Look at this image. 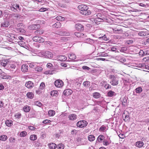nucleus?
<instances>
[{
	"instance_id": "nucleus-54",
	"label": "nucleus",
	"mask_w": 149,
	"mask_h": 149,
	"mask_svg": "<svg viewBox=\"0 0 149 149\" xmlns=\"http://www.w3.org/2000/svg\"><path fill=\"white\" fill-rule=\"evenodd\" d=\"M15 139L14 138L10 137L9 139V141L10 143H14L15 141Z\"/></svg>"
},
{
	"instance_id": "nucleus-64",
	"label": "nucleus",
	"mask_w": 149,
	"mask_h": 149,
	"mask_svg": "<svg viewBox=\"0 0 149 149\" xmlns=\"http://www.w3.org/2000/svg\"><path fill=\"white\" fill-rule=\"evenodd\" d=\"M28 128L31 130H33L35 129L36 128L33 126H30L28 127Z\"/></svg>"
},
{
	"instance_id": "nucleus-23",
	"label": "nucleus",
	"mask_w": 149,
	"mask_h": 149,
	"mask_svg": "<svg viewBox=\"0 0 149 149\" xmlns=\"http://www.w3.org/2000/svg\"><path fill=\"white\" fill-rule=\"evenodd\" d=\"M37 137L36 135L34 134L31 135L30 137V139L32 141H34L36 140Z\"/></svg>"
},
{
	"instance_id": "nucleus-14",
	"label": "nucleus",
	"mask_w": 149,
	"mask_h": 149,
	"mask_svg": "<svg viewBox=\"0 0 149 149\" xmlns=\"http://www.w3.org/2000/svg\"><path fill=\"white\" fill-rule=\"evenodd\" d=\"M28 67L26 64L22 65L21 67V70L24 72H27L28 71Z\"/></svg>"
},
{
	"instance_id": "nucleus-52",
	"label": "nucleus",
	"mask_w": 149,
	"mask_h": 149,
	"mask_svg": "<svg viewBox=\"0 0 149 149\" xmlns=\"http://www.w3.org/2000/svg\"><path fill=\"white\" fill-rule=\"evenodd\" d=\"M104 87L106 89L110 88H111V85L109 84H107V83L105 85Z\"/></svg>"
},
{
	"instance_id": "nucleus-25",
	"label": "nucleus",
	"mask_w": 149,
	"mask_h": 149,
	"mask_svg": "<svg viewBox=\"0 0 149 149\" xmlns=\"http://www.w3.org/2000/svg\"><path fill=\"white\" fill-rule=\"evenodd\" d=\"M68 57L70 59L74 60L76 58V56L73 53L70 54L68 55Z\"/></svg>"
},
{
	"instance_id": "nucleus-40",
	"label": "nucleus",
	"mask_w": 149,
	"mask_h": 149,
	"mask_svg": "<svg viewBox=\"0 0 149 149\" xmlns=\"http://www.w3.org/2000/svg\"><path fill=\"white\" fill-rule=\"evenodd\" d=\"M104 138V136L103 135H100L97 138L98 141L100 142L102 141Z\"/></svg>"
},
{
	"instance_id": "nucleus-63",
	"label": "nucleus",
	"mask_w": 149,
	"mask_h": 149,
	"mask_svg": "<svg viewBox=\"0 0 149 149\" xmlns=\"http://www.w3.org/2000/svg\"><path fill=\"white\" fill-rule=\"evenodd\" d=\"M87 40V41H88L90 44L94 42V40L91 39H88Z\"/></svg>"
},
{
	"instance_id": "nucleus-35",
	"label": "nucleus",
	"mask_w": 149,
	"mask_h": 149,
	"mask_svg": "<svg viewBox=\"0 0 149 149\" xmlns=\"http://www.w3.org/2000/svg\"><path fill=\"white\" fill-rule=\"evenodd\" d=\"M87 141L86 139L83 138L81 142L80 145H86L87 143Z\"/></svg>"
},
{
	"instance_id": "nucleus-45",
	"label": "nucleus",
	"mask_w": 149,
	"mask_h": 149,
	"mask_svg": "<svg viewBox=\"0 0 149 149\" xmlns=\"http://www.w3.org/2000/svg\"><path fill=\"white\" fill-rule=\"evenodd\" d=\"M35 70L37 72H41L43 68L41 67L38 66L35 68Z\"/></svg>"
},
{
	"instance_id": "nucleus-13",
	"label": "nucleus",
	"mask_w": 149,
	"mask_h": 149,
	"mask_svg": "<svg viewBox=\"0 0 149 149\" xmlns=\"http://www.w3.org/2000/svg\"><path fill=\"white\" fill-rule=\"evenodd\" d=\"M53 57V55L51 52L49 51H45V57L49 58H52Z\"/></svg>"
},
{
	"instance_id": "nucleus-3",
	"label": "nucleus",
	"mask_w": 149,
	"mask_h": 149,
	"mask_svg": "<svg viewBox=\"0 0 149 149\" xmlns=\"http://www.w3.org/2000/svg\"><path fill=\"white\" fill-rule=\"evenodd\" d=\"M110 79V84L112 86H117L118 84V79L113 75H110L109 76Z\"/></svg>"
},
{
	"instance_id": "nucleus-18",
	"label": "nucleus",
	"mask_w": 149,
	"mask_h": 149,
	"mask_svg": "<svg viewBox=\"0 0 149 149\" xmlns=\"http://www.w3.org/2000/svg\"><path fill=\"white\" fill-rule=\"evenodd\" d=\"M75 35L78 38H83L86 36L84 34L81 32H76L75 33Z\"/></svg>"
},
{
	"instance_id": "nucleus-44",
	"label": "nucleus",
	"mask_w": 149,
	"mask_h": 149,
	"mask_svg": "<svg viewBox=\"0 0 149 149\" xmlns=\"http://www.w3.org/2000/svg\"><path fill=\"white\" fill-rule=\"evenodd\" d=\"M16 68V66L14 64H12L10 65V68L8 69H10V70H12L13 71L14 70V69H15Z\"/></svg>"
},
{
	"instance_id": "nucleus-48",
	"label": "nucleus",
	"mask_w": 149,
	"mask_h": 149,
	"mask_svg": "<svg viewBox=\"0 0 149 149\" xmlns=\"http://www.w3.org/2000/svg\"><path fill=\"white\" fill-rule=\"evenodd\" d=\"M58 149H63L64 148V146L63 144L61 143L58 145Z\"/></svg>"
},
{
	"instance_id": "nucleus-51",
	"label": "nucleus",
	"mask_w": 149,
	"mask_h": 149,
	"mask_svg": "<svg viewBox=\"0 0 149 149\" xmlns=\"http://www.w3.org/2000/svg\"><path fill=\"white\" fill-rule=\"evenodd\" d=\"M106 129V127L103 125L99 129L100 131L104 132Z\"/></svg>"
},
{
	"instance_id": "nucleus-6",
	"label": "nucleus",
	"mask_w": 149,
	"mask_h": 149,
	"mask_svg": "<svg viewBox=\"0 0 149 149\" xmlns=\"http://www.w3.org/2000/svg\"><path fill=\"white\" fill-rule=\"evenodd\" d=\"M11 10L15 12H16L18 10L20 11L21 10V8L19 7L18 4H12L11 6L10 7Z\"/></svg>"
},
{
	"instance_id": "nucleus-31",
	"label": "nucleus",
	"mask_w": 149,
	"mask_h": 149,
	"mask_svg": "<svg viewBox=\"0 0 149 149\" xmlns=\"http://www.w3.org/2000/svg\"><path fill=\"white\" fill-rule=\"evenodd\" d=\"M34 95V94L32 92H28L26 94L27 97L31 99H32Z\"/></svg>"
},
{
	"instance_id": "nucleus-26",
	"label": "nucleus",
	"mask_w": 149,
	"mask_h": 149,
	"mask_svg": "<svg viewBox=\"0 0 149 149\" xmlns=\"http://www.w3.org/2000/svg\"><path fill=\"white\" fill-rule=\"evenodd\" d=\"M50 94L52 96L56 97L58 95V93L57 91L54 90L51 92Z\"/></svg>"
},
{
	"instance_id": "nucleus-58",
	"label": "nucleus",
	"mask_w": 149,
	"mask_h": 149,
	"mask_svg": "<svg viewBox=\"0 0 149 149\" xmlns=\"http://www.w3.org/2000/svg\"><path fill=\"white\" fill-rule=\"evenodd\" d=\"M19 44L22 47H24V45L25 44V43L23 42V41H19Z\"/></svg>"
},
{
	"instance_id": "nucleus-15",
	"label": "nucleus",
	"mask_w": 149,
	"mask_h": 149,
	"mask_svg": "<svg viewBox=\"0 0 149 149\" xmlns=\"http://www.w3.org/2000/svg\"><path fill=\"white\" fill-rule=\"evenodd\" d=\"M57 60L60 61H65L67 59V57L64 55H61L57 57Z\"/></svg>"
},
{
	"instance_id": "nucleus-61",
	"label": "nucleus",
	"mask_w": 149,
	"mask_h": 149,
	"mask_svg": "<svg viewBox=\"0 0 149 149\" xmlns=\"http://www.w3.org/2000/svg\"><path fill=\"white\" fill-rule=\"evenodd\" d=\"M137 4H138L139 6L143 7H146V5L145 4H144L143 3H137Z\"/></svg>"
},
{
	"instance_id": "nucleus-53",
	"label": "nucleus",
	"mask_w": 149,
	"mask_h": 149,
	"mask_svg": "<svg viewBox=\"0 0 149 149\" xmlns=\"http://www.w3.org/2000/svg\"><path fill=\"white\" fill-rule=\"evenodd\" d=\"M13 15L14 17L17 19H19L20 17V16L17 13L15 14H14Z\"/></svg>"
},
{
	"instance_id": "nucleus-5",
	"label": "nucleus",
	"mask_w": 149,
	"mask_h": 149,
	"mask_svg": "<svg viewBox=\"0 0 149 149\" xmlns=\"http://www.w3.org/2000/svg\"><path fill=\"white\" fill-rule=\"evenodd\" d=\"M17 29L18 33H24L25 32V30L23 29L24 26L22 23L18 24L17 25Z\"/></svg>"
},
{
	"instance_id": "nucleus-4",
	"label": "nucleus",
	"mask_w": 149,
	"mask_h": 149,
	"mask_svg": "<svg viewBox=\"0 0 149 149\" xmlns=\"http://www.w3.org/2000/svg\"><path fill=\"white\" fill-rule=\"evenodd\" d=\"M88 123L85 120H82L78 121L77 124V126L80 128H83L86 126Z\"/></svg>"
},
{
	"instance_id": "nucleus-12",
	"label": "nucleus",
	"mask_w": 149,
	"mask_h": 149,
	"mask_svg": "<svg viewBox=\"0 0 149 149\" xmlns=\"http://www.w3.org/2000/svg\"><path fill=\"white\" fill-rule=\"evenodd\" d=\"M34 84L31 81L27 82L25 84V86L29 88H31L33 87Z\"/></svg>"
},
{
	"instance_id": "nucleus-8",
	"label": "nucleus",
	"mask_w": 149,
	"mask_h": 149,
	"mask_svg": "<svg viewBox=\"0 0 149 149\" xmlns=\"http://www.w3.org/2000/svg\"><path fill=\"white\" fill-rule=\"evenodd\" d=\"M54 85L56 87L60 88L63 86V83L62 80L58 79L55 81Z\"/></svg>"
},
{
	"instance_id": "nucleus-62",
	"label": "nucleus",
	"mask_w": 149,
	"mask_h": 149,
	"mask_svg": "<svg viewBox=\"0 0 149 149\" xmlns=\"http://www.w3.org/2000/svg\"><path fill=\"white\" fill-rule=\"evenodd\" d=\"M143 60L145 62H149V57H146L145 58H144Z\"/></svg>"
},
{
	"instance_id": "nucleus-11",
	"label": "nucleus",
	"mask_w": 149,
	"mask_h": 149,
	"mask_svg": "<svg viewBox=\"0 0 149 149\" xmlns=\"http://www.w3.org/2000/svg\"><path fill=\"white\" fill-rule=\"evenodd\" d=\"M72 91L69 89L65 90L63 92V94L65 96H68L72 94Z\"/></svg>"
},
{
	"instance_id": "nucleus-50",
	"label": "nucleus",
	"mask_w": 149,
	"mask_h": 149,
	"mask_svg": "<svg viewBox=\"0 0 149 149\" xmlns=\"http://www.w3.org/2000/svg\"><path fill=\"white\" fill-rule=\"evenodd\" d=\"M9 77H10V76L8 75H7L6 74L2 75L1 77L3 79H8L9 78Z\"/></svg>"
},
{
	"instance_id": "nucleus-2",
	"label": "nucleus",
	"mask_w": 149,
	"mask_h": 149,
	"mask_svg": "<svg viewBox=\"0 0 149 149\" xmlns=\"http://www.w3.org/2000/svg\"><path fill=\"white\" fill-rule=\"evenodd\" d=\"M97 17L94 20V22L96 24H99L98 23L99 22L105 21L107 20L106 17L103 14L101 13L97 14Z\"/></svg>"
},
{
	"instance_id": "nucleus-24",
	"label": "nucleus",
	"mask_w": 149,
	"mask_h": 149,
	"mask_svg": "<svg viewBox=\"0 0 149 149\" xmlns=\"http://www.w3.org/2000/svg\"><path fill=\"white\" fill-rule=\"evenodd\" d=\"M23 110L24 112H27L30 111V107L29 106L26 105L23 107Z\"/></svg>"
},
{
	"instance_id": "nucleus-42",
	"label": "nucleus",
	"mask_w": 149,
	"mask_h": 149,
	"mask_svg": "<svg viewBox=\"0 0 149 149\" xmlns=\"http://www.w3.org/2000/svg\"><path fill=\"white\" fill-rule=\"evenodd\" d=\"M98 54H99V56H109V55H108L107 53L104 52H102V53H99Z\"/></svg>"
},
{
	"instance_id": "nucleus-21",
	"label": "nucleus",
	"mask_w": 149,
	"mask_h": 149,
	"mask_svg": "<svg viewBox=\"0 0 149 149\" xmlns=\"http://www.w3.org/2000/svg\"><path fill=\"white\" fill-rule=\"evenodd\" d=\"M52 26L53 28H60L61 26V24L60 22H58L54 24Z\"/></svg>"
},
{
	"instance_id": "nucleus-55",
	"label": "nucleus",
	"mask_w": 149,
	"mask_h": 149,
	"mask_svg": "<svg viewBox=\"0 0 149 149\" xmlns=\"http://www.w3.org/2000/svg\"><path fill=\"white\" fill-rule=\"evenodd\" d=\"M21 116V114L19 113H17L15 114V116L16 118H20Z\"/></svg>"
},
{
	"instance_id": "nucleus-57",
	"label": "nucleus",
	"mask_w": 149,
	"mask_h": 149,
	"mask_svg": "<svg viewBox=\"0 0 149 149\" xmlns=\"http://www.w3.org/2000/svg\"><path fill=\"white\" fill-rule=\"evenodd\" d=\"M47 66L48 68H52L53 65L51 63H48L47 65Z\"/></svg>"
},
{
	"instance_id": "nucleus-10",
	"label": "nucleus",
	"mask_w": 149,
	"mask_h": 149,
	"mask_svg": "<svg viewBox=\"0 0 149 149\" xmlns=\"http://www.w3.org/2000/svg\"><path fill=\"white\" fill-rule=\"evenodd\" d=\"M75 27L76 29L79 31H81L84 29V27L83 25L79 23L76 24Z\"/></svg>"
},
{
	"instance_id": "nucleus-34",
	"label": "nucleus",
	"mask_w": 149,
	"mask_h": 149,
	"mask_svg": "<svg viewBox=\"0 0 149 149\" xmlns=\"http://www.w3.org/2000/svg\"><path fill=\"white\" fill-rule=\"evenodd\" d=\"M90 82L86 81H84L83 83V85L85 87H88L90 86Z\"/></svg>"
},
{
	"instance_id": "nucleus-47",
	"label": "nucleus",
	"mask_w": 149,
	"mask_h": 149,
	"mask_svg": "<svg viewBox=\"0 0 149 149\" xmlns=\"http://www.w3.org/2000/svg\"><path fill=\"white\" fill-rule=\"evenodd\" d=\"M27 133L25 131H22L20 134V137H24L26 136Z\"/></svg>"
},
{
	"instance_id": "nucleus-20",
	"label": "nucleus",
	"mask_w": 149,
	"mask_h": 149,
	"mask_svg": "<svg viewBox=\"0 0 149 149\" xmlns=\"http://www.w3.org/2000/svg\"><path fill=\"white\" fill-rule=\"evenodd\" d=\"M9 24L8 21H4L2 23L1 26V27H6L8 26Z\"/></svg>"
},
{
	"instance_id": "nucleus-59",
	"label": "nucleus",
	"mask_w": 149,
	"mask_h": 149,
	"mask_svg": "<svg viewBox=\"0 0 149 149\" xmlns=\"http://www.w3.org/2000/svg\"><path fill=\"white\" fill-rule=\"evenodd\" d=\"M46 10H47V8H40L39 10V11L40 12H44Z\"/></svg>"
},
{
	"instance_id": "nucleus-36",
	"label": "nucleus",
	"mask_w": 149,
	"mask_h": 149,
	"mask_svg": "<svg viewBox=\"0 0 149 149\" xmlns=\"http://www.w3.org/2000/svg\"><path fill=\"white\" fill-rule=\"evenodd\" d=\"M59 35L61 36H68L70 35L69 32H67L65 31L60 32L59 33Z\"/></svg>"
},
{
	"instance_id": "nucleus-19",
	"label": "nucleus",
	"mask_w": 149,
	"mask_h": 149,
	"mask_svg": "<svg viewBox=\"0 0 149 149\" xmlns=\"http://www.w3.org/2000/svg\"><path fill=\"white\" fill-rule=\"evenodd\" d=\"M143 143L141 141H137L136 144V146L138 148H141L143 145Z\"/></svg>"
},
{
	"instance_id": "nucleus-41",
	"label": "nucleus",
	"mask_w": 149,
	"mask_h": 149,
	"mask_svg": "<svg viewBox=\"0 0 149 149\" xmlns=\"http://www.w3.org/2000/svg\"><path fill=\"white\" fill-rule=\"evenodd\" d=\"M138 34L140 36H146V34L144 31H141L138 33Z\"/></svg>"
},
{
	"instance_id": "nucleus-9",
	"label": "nucleus",
	"mask_w": 149,
	"mask_h": 149,
	"mask_svg": "<svg viewBox=\"0 0 149 149\" xmlns=\"http://www.w3.org/2000/svg\"><path fill=\"white\" fill-rule=\"evenodd\" d=\"M9 61V59H2L0 61L1 65L3 66V67H6L7 63Z\"/></svg>"
},
{
	"instance_id": "nucleus-7",
	"label": "nucleus",
	"mask_w": 149,
	"mask_h": 149,
	"mask_svg": "<svg viewBox=\"0 0 149 149\" xmlns=\"http://www.w3.org/2000/svg\"><path fill=\"white\" fill-rule=\"evenodd\" d=\"M33 40L34 41L39 43H42L45 41V40L43 38L37 36L33 37Z\"/></svg>"
},
{
	"instance_id": "nucleus-49",
	"label": "nucleus",
	"mask_w": 149,
	"mask_h": 149,
	"mask_svg": "<svg viewBox=\"0 0 149 149\" xmlns=\"http://www.w3.org/2000/svg\"><path fill=\"white\" fill-rule=\"evenodd\" d=\"M45 87V84L44 82H42L40 85V89L41 90L43 89Z\"/></svg>"
},
{
	"instance_id": "nucleus-30",
	"label": "nucleus",
	"mask_w": 149,
	"mask_h": 149,
	"mask_svg": "<svg viewBox=\"0 0 149 149\" xmlns=\"http://www.w3.org/2000/svg\"><path fill=\"white\" fill-rule=\"evenodd\" d=\"M49 146V148L52 149H55L57 146L54 143H50Z\"/></svg>"
},
{
	"instance_id": "nucleus-60",
	"label": "nucleus",
	"mask_w": 149,
	"mask_h": 149,
	"mask_svg": "<svg viewBox=\"0 0 149 149\" xmlns=\"http://www.w3.org/2000/svg\"><path fill=\"white\" fill-rule=\"evenodd\" d=\"M103 144L105 146H107L109 145V143L107 141V140H104V141L103 142Z\"/></svg>"
},
{
	"instance_id": "nucleus-1",
	"label": "nucleus",
	"mask_w": 149,
	"mask_h": 149,
	"mask_svg": "<svg viewBox=\"0 0 149 149\" xmlns=\"http://www.w3.org/2000/svg\"><path fill=\"white\" fill-rule=\"evenodd\" d=\"M78 8L79 10L80 13L82 15H88L91 13V11L88 10V7L86 6L80 5L78 6Z\"/></svg>"
},
{
	"instance_id": "nucleus-38",
	"label": "nucleus",
	"mask_w": 149,
	"mask_h": 149,
	"mask_svg": "<svg viewBox=\"0 0 149 149\" xmlns=\"http://www.w3.org/2000/svg\"><path fill=\"white\" fill-rule=\"evenodd\" d=\"M56 20L61 21H63L64 20L65 18L64 17L60 16H58L56 18Z\"/></svg>"
},
{
	"instance_id": "nucleus-17",
	"label": "nucleus",
	"mask_w": 149,
	"mask_h": 149,
	"mask_svg": "<svg viewBox=\"0 0 149 149\" xmlns=\"http://www.w3.org/2000/svg\"><path fill=\"white\" fill-rule=\"evenodd\" d=\"M68 118L70 120H74L77 118V115L74 114H70L68 116Z\"/></svg>"
},
{
	"instance_id": "nucleus-22",
	"label": "nucleus",
	"mask_w": 149,
	"mask_h": 149,
	"mask_svg": "<svg viewBox=\"0 0 149 149\" xmlns=\"http://www.w3.org/2000/svg\"><path fill=\"white\" fill-rule=\"evenodd\" d=\"M44 31L42 30H38L35 31L36 35H41L44 33Z\"/></svg>"
},
{
	"instance_id": "nucleus-46",
	"label": "nucleus",
	"mask_w": 149,
	"mask_h": 149,
	"mask_svg": "<svg viewBox=\"0 0 149 149\" xmlns=\"http://www.w3.org/2000/svg\"><path fill=\"white\" fill-rule=\"evenodd\" d=\"M34 104L40 107H41L42 105L41 103L39 101H36L34 102Z\"/></svg>"
},
{
	"instance_id": "nucleus-32",
	"label": "nucleus",
	"mask_w": 149,
	"mask_h": 149,
	"mask_svg": "<svg viewBox=\"0 0 149 149\" xmlns=\"http://www.w3.org/2000/svg\"><path fill=\"white\" fill-rule=\"evenodd\" d=\"M8 139L7 136L5 135H3L0 136V140L5 141Z\"/></svg>"
},
{
	"instance_id": "nucleus-27",
	"label": "nucleus",
	"mask_w": 149,
	"mask_h": 149,
	"mask_svg": "<svg viewBox=\"0 0 149 149\" xmlns=\"http://www.w3.org/2000/svg\"><path fill=\"white\" fill-rule=\"evenodd\" d=\"M95 139V137L93 135H90L88 136V139L90 141H93Z\"/></svg>"
},
{
	"instance_id": "nucleus-29",
	"label": "nucleus",
	"mask_w": 149,
	"mask_h": 149,
	"mask_svg": "<svg viewBox=\"0 0 149 149\" xmlns=\"http://www.w3.org/2000/svg\"><path fill=\"white\" fill-rule=\"evenodd\" d=\"M108 96L109 97H112L116 95V93L115 92L112 91H110L107 93Z\"/></svg>"
},
{
	"instance_id": "nucleus-28",
	"label": "nucleus",
	"mask_w": 149,
	"mask_h": 149,
	"mask_svg": "<svg viewBox=\"0 0 149 149\" xmlns=\"http://www.w3.org/2000/svg\"><path fill=\"white\" fill-rule=\"evenodd\" d=\"M55 111L53 110H49L48 112V114L49 116H53L55 115Z\"/></svg>"
},
{
	"instance_id": "nucleus-39",
	"label": "nucleus",
	"mask_w": 149,
	"mask_h": 149,
	"mask_svg": "<svg viewBox=\"0 0 149 149\" xmlns=\"http://www.w3.org/2000/svg\"><path fill=\"white\" fill-rule=\"evenodd\" d=\"M93 96L95 98H98L100 96V94L97 92H95L93 94Z\"/></svg>"
},
{
	"instance_id": "nucleus-16",
	"label": "nucleus",
	"mask_w": 149,
	"mask_h": 149,
	"mask_svg": "<svg viewBox=\"0 0 149 149\" xmlns=\"http://www.w3.org/2000/svg\"><path fill=\"white\" fill-rule=\"evenodd\" d=\"M123 117L124 120L125 122L128 121L130 119L129 116L127 113V114H125V113H124L123 115Z\"/></svg>"
},
{
	"instance_id": "nucleus-37",
	"label": "nucleus",
	"mask_w": 149,
	"mask_h": 149,
	"mask_svg": "<svg viewBox=\"0 0 149 149\" xmlns=\"http://www.w3.org/2000/svg\"><path fill=\"white\" fill-rule=\"evenodd\" d=\"M135 91L136 93H139L142 92V89L141 87H139L136 88Z\"/></svg>"
},
{
	"instance_id": "nucleus-43",
	"label": "nucleus",
	"mask_w": 149,
	"mask_h": 149,
	"mask_svg": "<svg viewBox=\"0 0 149 149\" xmlns=\"http://www.w3.org/2000/svg\"><path fill=\"white\" fill-rule=\"evenodd\" d=\"M45 52L42 51L40 52L38 54L39 56L42 57H45Z\"/></svg>"
},
{
	"instance_id": "nucleus-33",
	"label": "nucleus",
	"mask_w": 149,
	"mask_h": 149,
	"mask_svg": "<svg viewBox=\"0 0 149 149\" xmlns=\"http://www.w3.org/2000/svg\"><path fill=\"white\" fill-rule=\"evenodd\" d=\"M5 124L8 127H10L13 125V123L12 121L7 120L5 122Z\"/></svg>"
},
{
	"instance_id": "nucleus-56",
	"label": "nucleus",
	"mask_w": 149,
	"mask_h": 149,
	"mask_svg": "<svg viewBox=\"0 0 149 149\" xmlns=\"http://www.w3.org/2000/svg\"><path fill=\"white\" fill-rule=\"evenodd\" d=\"M50 122H51V121L50 120L46 119L43 121L42 123L44 124H46Z\"/></svg>"
}]
</instances>
